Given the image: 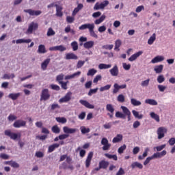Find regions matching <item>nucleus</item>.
I'll return each instance as SVG.
<instances>
[{
	"instance_id": "obj_34",
	"label": "nucleus",
	"mask_w": 175,
	"mask_h": 175,
	"mask_svg": "<svg viewBox=\"0 0 175 175\" xmlns=\"http://www.w3.org/2000/svg\"><path fill=\"white\" fill-rule=\"evenodd\" d=\"M108 166H109V162L108 161L103 160V161L99 162V167L101 169H107Z\"/></svg>"
},
{
	"instance_id": "obj_23",
	"label": "nucleus",
	"mask_w": 175,
	"mask_h": 175,
	"mask_svg": "<svg viewBox=\"0 0 175 175\" xmlns=\"http://www.w3.org/2000/svg\"><path fill=\"white\" fill-rule=\"evenodd\" d=\"M50 61H51V58H47L41 64V69L42 70H46L47 69V66H49V64H50Z\"/></svg>"
},
{
	"instance_id": "obj_50",
	"label": "nucleus",
	"mask_w": 175,
	"mask_h": 175,
	"mask_svg": "<svg viewBox=\"0 0 175 175\" xmlns=\"http://www.w3.org/2000/svg\"><path fill=\"white\" fill-rule=\"evenodd\" d=\"M106 110L109 111V113H114V107L111 104H107Z\"/></svg>"
},
{
	"instance_id": "obj_42",
	"label": "nucleus",
	"mask_w": 175,
	"mask_h": 175,
	"mask_svg": "<svg viewBox=\"0 0 175 175\" xmlns=\"http://www.w3.org/2000/svg\"><path fill=\"white\" fill-rule=\"evenodd\" d=\"M150 116L151 118H152L153 120H155L157 122H159L160 119H159V116L158 114L155 113L154 112H150Z\"/></svg>"
},
{
	"instance_id": "obj_35",
	"label": "nucleus",
	"mask_w": 175,
	"mask_h": 175,
	"mask_svg": "<svg viewBox=\"0 0 175 175\" xmlns=\"http://www.w3.org/2000/svg\"><path fill=\"white\" fill-rule=\"evenodd\" d=\"M59 147V144H53L49 146L48 152H53L55 148H58Z\"/></svg>"
},
{
	"instance_id": "obj_26",
	"label": "nucleus",
	"mask_w": 175,
	"mask_h": 175,
	"mask_svg": "<svg viewBox=\"0 0 175 175\" xmlns=\"http://www.w3.org/2000/svg\"><path fill=\"white\" fill-rule=\"evenodd\" d=\"M32 42V40L31 39H25V38H21L16 40V44H21L23 43H31Z\"/></svg>"
},
{
	"instance_id": "obj_48",
	"label": "nucleus",
	"mask_w": 175,
	"mask_h": 175,
	"mask_svg": "<svg viewBox=\"0 0 175 175\" xmlns=\"http://www.w3.org/2000/svg\"><path fill=\"white\" fill-rule=\"evenodd\" d=\"M80 129L83 135H85V133H90V128H85L84 126H81Z\"/></svg>"
},
{
	"instance_id": "obj_55",
	"label": "nucleus",
	"mask_w": 175,
	"mask_h": 175,
	"mask_svg": "<svg viewBox=\"0 0 175 175\" xmlns=\"http://www.w3.org/2000/svg\"><path fill=\"white\" fill-rule=\"evenodd\" d=\"M165 147H166V145L163 144V145H161V146H159L154 147L153 149H154V151L156 150L158 152H159V151H162V150H163V148H165Z\"/></svg>"
},
{
	"instance_id": "obj_53",
	"label": "nucleus",
	"mask_w": 175,
	"mask_h": 175,
	"mask_svg": "<svg viewBox=\"0 0 175 175\" xmlns=\"http://www.w3.org/2000/svg\"><path fill=\"white\" fill-rule=\"evenodd\" d=\"M9 165L10 166H12V167H14L15 169H17L18 167H20V164H18L17 162L16 161H10L9 162Z\"/></svg>"
},
{
	"instance_id": "obj_21",
	"label": "nucleus",
	"mask_w": 175,
	"mask_h": 175,
	"mask_svg": "<svg viewBox=\"0 0 175 175\" xmlns=\"http://www.w3.org/2000/svg\"><path fill=\"white\" fill-rule=\"evenodd\" d=\"M94 44H95V42L92 40L86 41V42L83 43V47L84 49H87L88 50H90V49H92L94 47Z\"/></svg>"
},
{
	"instance_id": "obj_62",
	"label": "nucleus",
	"mask_w": 175,
	"mask_h": 175,
	"mask_svg": "<svg viewBox=\"0 0 175 175\" xmlns=\"http://www.w3.org/2000/svg\"><path fill=\"white\" fill-rule=\"evenodd\" d=\"M149 84H150V79L142 81L141 82L142 87H148Z\"/></svg>"
},
{
	"instance_id": "obj_9",
	"label": "nucleus",
	"mask_w": 175,
	"mask_h": 175,
	"mask_svg": "<svg viewBox=\"0 0 175 175\" xmlns=\"http://www.w3.org/2000/svg\"><path fill=\"white\" fill-rule=\"evenodd\" d=\"M63 132L64 133H66V135H73L77 132V129H73L65 126L63 127Z\"/></svg>"
},
{
	"instance_id": "obj_2",
	"label": "nucleus",
	"mask_w": 175,
	"mask_h": 175,
	"mask_svg": "<svg viewBox=\"0 0 175 175\" xmlns=\"http://www.w3.org/2000/svg\"><path fill=\"white\" fill-rule=\"evenodd\" d=\"M5 136H9L12 140H17V139H21V133H12L10 130H5Z\"/></svg>"
},
{
	"instance_id": "obj_7",
	"label": "nucleus",
	"mask_w": 175,
	"mask_h": 175,
	"mask_svg": "<svg viewBox=\"0 0 175 175\" xmlns=\"http://www.w3.org/2000/svg\"><path fill=\"white\" fill-rule=\"evenodd\" d=\"M72 99V92H68L64 96L59 100V103H68Z\"/></svg>"
},
{
	"instance_id": "obj_30",
	"label": "nucleus",
	"mask_w": 175,
	"mask_h": 175,
	"mask_svg": "<svg viewBox=\"0 0 175 175\" xmlns=\"http://www.w3.org/2000/svg\"><path fill=\"white\" fill-rule=\"evenodd\" d=\"M79 57L73 53H68L66 55V59H77Z\"/></svg>"
},
{
	"instance_id": "obj_38",
	"label": "nucleus",
	"mask_w": 175,
	"mask_h": 175,
	"mask_svg": "<svg viewBox=\"0 0 175 175\" xmlns=\"http://www.w3.org/2000/svg\"><path fill=\"white\" fill-rule=\"evenodd\" d=\"M131 167L132 169H135V167H138V169H143V164L135 161L131 164Z\"/></svg>"
},
{
	"instance_id": "obj_31",
	"label": "nucleus",
	"mask_w": 175,
	"mask_h": 175,
	"mask_svg": "<svg viewBox=\"0 0 175 175\" xmlns=\"http://www.w3.org/2000/svg\"><path fill=\"white\" fill-rule=\"evenodd\" d=\"M120 109H122V113L124 116V118L126 117V116L131 114V111L129 110V109H128V107H126L125 106H121Z\"/></svg>"
},
{
	"instance_id": "obj_41",
	"label": "nucleus",
	"mask_w": 175,
	"mask_h": 175,
	"mask_svg": "<svg viewBox=\"0 0 175 175\" xmlns=\"http://www.w3.org/2000/svg\"><path fill=\"white\" fill-rule=\"evenodd\" d=\"M131 103L133 106H140L142 105V102L137 100L135 98H131Z\"/></svg>"
},
{
	"instance_id": "obj_6",
	"label": "nucleus",
	"mask_w": 175,
	"mask_h": 175,
	"mask_svg": "<svg viewBox=\"0 0 175 175\" xmlns=\"http://www.w3.org/2000/svg\"><path fill=\"white\" fill-rule=\"evenodd\" d=\"M101 144L103 146V151H107L110 150V148L111 147V144L109 143V139L106 137H103L101 139Z\"/></svg>"
},
{
	"instance_id": "obj_59",
	"label": "nucleus",
	"mask_w": 175,
	"mask_h": 175,
	"mask_svg": "<svg viewBox=\"0 0 175 175\" xmlns=\"http://www.w3.org/2000/svg\"><path fill=\"white\" fill-rule=\"evenodd\" d=\"M66 20L68 24H72L75 22V16H67Z\"/></svg>"
},
{
	"instance_id": "obj_45",
	"label": "nucleus",
	"mask_w": 175,
	"mask_h": 175,
	"mask_svg": "<svg viewBox=\"0 0 175 175\" xmlns=\"http://www.w3.org/2000/svg\"><path fill=\"white\" fill-rule=\"evenodd\" d=\"M157 83H159V84H162V83H164L165 79V76L163 75H159L157 77Z\"/></svg>"
},
{
	"instance_id": "obj_15",
	"label": "nucleus",
	"mask_w": 175,
	"mask_h": 175,
	"mask_svg": "<svg viewBox=\"0 0 175 175\" xmlns=\"http://www.w3.org/2000/svg\"><path fill=\"white\" fill-rule=\"evenodd\" d=\"M166 154H167V152H166V150H163L161 152H157L156 153H154L152 155V158L153 159H159V158H162L163 157H165V155H166Z\"/></svg>"
},
{
	"instance_id": "obj_1",
	"label": "nucleus",
	"mask_w": 175,
	"mask_h": 175,
	"mask_svg": "<svg viewBox=\"0 0 175 175\" xmlns=\"http://www.w3.org/2000/svg\"><path fill=\"white\" fill-rule=\"evenodd\" d=\"M79 29L80 31H84L85 29H88L89 33L92 38H94V39H98V34L95 33V24L94 23H85L81 25Z\"/></svg>"
},
{
	"instance_id": "obj_13",
	"label": "nucleus",
	"mask_w": 175,
	"mask_h": 175,
	"mask_svg": "<svg viewBox=\"0 0 175 175\" xmlns=\"http://www.w3.org/2000/svg\"><path fill=\"white\" fill-rule=\"evenodd\" d=\"M25 13H29L30 16H40L42 14V11L40 10H33L31 9L24 10Z\"/></svg>"
},
{
	"instance_id": "obj_11",
	"label": "nucleus",
	"mask_w": 175,
	"mask_h": 175,
	"mask_svg": "<svg viewBox=\"0 0 175 175\" xmlns=\"http://www.w3.org/2000/svg\"><path fill=\"white\" fill-rule=\"evenodd\" d=\"M50 51H66V47L64 45H58L49 48Z\"/></svg>"
},
{
	"instance_id": "obj_24",
	"label": "nucleus",
	"mask_w": 175,
	"mask_h": 175,
	"mask_svg": "<svg viewBox=\"0 0 175 175\" xmlns=\"http://www.w3.org/2000/svg\"><path fill=\"white\" fill-rule=\"evenodd\" d=\"M146 105H150V106H158V102L152 98H148L145 100Z\"/></svg>"
},
{
	"instance_id": "obj_4",
	"label": "nucleus",
	"mask_w": 175,
	"mask_h": 175,
	"mask_svg": "<svg viewBox=\"0 0 175 175\" xmlns=\"http://www.w3.org/2000/svg\"><path fill=\"white\" fill-rule=\"evenodd\" d=\"M157 139H159V140H161V139H163V137H165V135L167 133V129H166V127L165 126L159 127L157 129Z\"/></svg>"
},
{
	"instance_id": "obj_17",
	"label": "nucleus",
	"mask_w": 175,
	"mask_h": 175,
	"mask_svg": "<svg viewBox=\"0 0 175 175\" xmlns=\"http://www.w3.org/2000/svg\"><path fill=\"white\" fill-rule=\"evenodd\" d=\"M79 103L83 106H85L87 109H95V105L90 104L85 100H80Z\"/></svg>"
},
{
	"instance_id": "obj_64",
	"label": "nucleus",
	"mask_w": 175,
	"mask_h": 175,
	"mask_svg": "<svg viewBox=\"0 0 175 175\" xmlns=\"http://www.w3.org/2000/svg\"><path fill=\"white\" fill-rule=\"evenodd\" d=\"M125 174V170L122 167H120L119 170L118 171V173H116V175H124Z\"/></svg>"
},
{
	"instance_id": "obj_28",
	"label": "nucleus",
	"mask_w": 175,
	"mask_h": 175,
	"mask_svg": "<svg viewBox=\"0 0 175 175\" xmlns=\"http://www.w3.org/2000/svg\"><path fill=\"white\" fill-rule=\"evenodd\" d=\"M122 44V42L121 40L118 39L115 41V47L114 50L116 51H120V47H121V45Z\"/></svg>"
},
{
	"instance_id": "obj_49",
	"label": "nucleus",
	"mask_w": 175,
	"mask_h": 175,
	"mask_svg": "<svg viewBox=\"0 0 175 175\" xmlns=\"http://www.w3.org/2000/svg\"><path fill=\"white\" fill-rule=\"evenodd\" d=\"M98 70H95V68H91L88 70L87 73V76H94L96 75Z\"/></svg>"
},
{
	"instance_id": "obj_14",
	"label": "nucleus",
	"mask_w": 175,
	"mask_h": 175,
	"mask_svg": "<svg viewBox=\"0 0 175 175\" xmlns=\"http://www.w3.org/2000/svg\"><path fill=\"white\" fill-rule=\"evenodd\" d=\"M109 72L111 74V76H113V77H117V76H118V73H120L118 66L116 64L114 65L113 67L109 70Z\"/></svg>"
},
{
	"instance_id": "obj_20",
	"label": "nucleus",
	"mask_w": 175,
	"mask_h": 175,
	"mask_svg": "<svg viewBox=\"0 0 175 175\" xmlns=\"http://www.w3.org/2000/svg\"><path fill=\"white\" fill-rule=\"evenodd\" d=\"M83 8H84V5H83V3H79L77 5V7L75 8L72 11V16H76L79 13V12L81 11V9H83Z\"/></svg>"
},
{
	"instance_id": "obj_22",
	"label": "nucleus",
	"mask_w": 175,
	"mask_h": 175,
	"mask_svg": "<svg viewBox=\"0 0 175 175\" xmlns=\"http://www.w3.org/2000/svg\"><path fill=\"white\" fill-rule=\"evenodd\" d=\"M81 75V72L78 71L77 72H75L74 74H72L70 75H67L65 77V80H70L72 79H76V77H79Z\"/></svg>"
},
{
	"instance_id": "obj_27",
	"label": "nucleus",
	"mask_w": 175,
	"mask_h": 175,
	"mask_svg": "<svg viewBox=\"0 0 175 175\" xmlns=\"http://www.w3.org/2000/svg\"><path fill=\"white\" fill-rule=\"evenodd\" d=\"M163 70V65L162 64L157 65L154 68V71L155 72V73H157V74L162 73Z\"/></svg>"
},
{
	"instance_id": "obj_54",
	"label": "nucleus",
	"mask_w": 175,
	"mask_h": 175,
	"mask_svg": "<svg viewBox=\"0 0 175 175\" xmlns=\"http://www.w3.org/2000/svg\"><path fill=\"white\" fill-rule=\"evenodd\" d=\"M110 88H111V85H106L100 88V92H103L104 91H109Z\"/></svg>"
},
{
	"instance_id": "obj_33",
	"label": "nucleus",
	"mask_w": 175,
	"mask_h": 175,
	"mask_svg": "<svg viewBox=\"0 0 175 175\" xmlns=\"http://www.w3.org/2000/svg\"><path fill=\"white\" fill-rule=\"evenodd\" d=\"M123 139L122 135L121 134H118L117 136L113 137L112 139V143H120Z\"/></svg>"
},
{
	"instance_id": "obj_16",
	"label": "nucleus",
	"mask_w": 175,
	"mask_h": 175,
	"mask_svg": "<svg viewBox=\"0 0 175 175\" xmlns=\"http://www.w3.org/2000/svg\"><path fill=\"white\" fill-rule=\"evenodd\" d=\"M142 54H143V51H139L134 53L133 55H132L129 58V61L130 62H133V61H136V59H137V58H139V57H140V55H142Z\"/></svg>"
},
{
	"instance_id": "obj_46",
	"label": "nucleus",
	"mask_w": 175,
	"mask_h": 175,
	"mask_svg": "<svg viewBox=\"0 0 175 175\" xmlns=\"http://www.w3.org/2000/svg\"><path fill=\"white\" fill-rule=\"evenodd\" d=\"M16 77V76L14 75V74H4V75L3 76V79L4 80H9L10 79H14Z\"/></svg>"
},
{
	"instance_id": "obj_3",
	"label": "nucleus",
	"mask_w": 175,
	"mask_h": 175,
	"mask_svg": "<svg viewBox=\"0 0 175 175\" xmlns=\"http://www.w3.org/2000/svg\"><path fill=\"white\" fill-rule=\"evenodd\" d=\"M39 28V25L37 23L31 22L26 31V35H31L33 33V31H36Z\"/></svg>"
},
{
	"instance_id": "obj_8",
	"label": "nucleus",
	"mask_w": 175,
	"mask_h": 175,
	"mask_svg": "<svg viewBox=\"0 0 175 175\" xmlns=\"http://www.w3.org/2000/svg\"><path fill=\"white\" fill-rule=\"evenodd\" d=\"M14 128H24L27 126V122L23 120H17L13 124Z\"/></svg>"
},
{
	"instance_id": "obj_63",
	"label": "nucleus",
	"mask_w": 175,
	"mask_h": 175,
	"mask_svg": "<svg viewBox=\"0 0 175 175\" xmlns=\"http://www.w3.org/2000/svg\"><path fill=\"white\" fill-rule=\"evenodd\" d=\"M113 47H114L113 44H106L103 45L102 46V49H103L104 50H113Z\"/></svg>"
},
{
	"instance_id": "obj_57",
	"label": "nucleus",
	"mask_w": 175,
	"mask_h": 175,
	"mask_svg": "<svg viewBox=\"0 0 175 175\" xmlns=\"http://www.w3.org/2000/svg\"><path fill=\"white\" fill-rule=\"evenodd\" d=\"M157 88L159 92H165V90H166V88H167V87L163 85H158Z\"/></svg>"
},
{
	"instance_id": "obj_60",
	"label": "nucleus",
	"mask_w": 175,
	"mask_h": 175,
	"mask_svg": "<svg viewBox=\"0 0 175 175\" xmlns=\"http://www.w3.org/2000/svg\"><path fill=\"white\" fill-rule=\"evenodd\" d=\"M118 91H120V85H118V83H114L113 94H117Z\"/></svg>"
},
{
	"instance_id": "obj_29",
	"label": "nucleus",
	"mask_w": 175,
	"mask_h": 175,
	"mask_svg": "<svg viewBox=\"0 0 175 175\" xmlns=\"http://www.w3.org/2000/svg\"><path fill=\"white\" fill-rule=\"evenodd\" d=\"M157 40V34L154 33L148 40V44H154V42Z\"/></svg>"
},
{
	"instance_id": "obj_25",
	"label": "nucleus",
	"mask_w": 175,
	"mask_h": 175,
	"mask_svg": "<svg viewBox=\"0 0 175 175\" xmlns=\"http://www.w3.org/2000/svg\"><path fill=\"white\" fill-rule=\"evenodd\" d=\"M148 152H150V148H146L143 154L138 156V160L143 161V159H144V158L148 155Z\"/></svg>"
},
{
	"instance_id": "obj_19",
	"label": "nucleus",
	"mask_w": 175,
	"mask_h": 175,
	"mask_svg": "<svg viewBox=\"0 0 175 175\" xmlns=\"http://www.w3.org/2000/svg\"><path fill=\"white\" fill-rule=\"evenodd\" d=\"M92 157H94V152H90L86 159L85 161V166L86 167H90V165H91V161L92 160Z\"/></svg>"
},
{
	"instance_id": "obj_47",
	"label": "nucleus",
	"mask_w": 175,
	"mask_h": 175,
	"mask_svg": "<svg viewBox=\"0 0 175 175\" xmlns=\"http://www.w3.org/2000/svg\"><path fill=\"white\" fill-rule=\"evenodd\" d=\"M8 120L10 122H13V121H16V120H17V116L13 114V113H10L8 117Z\"/></svg>"
},
{
	"instance_id": "obj_32",
	"label": "nucleus",
	"mask_w": 175,
	"mask_h": 175,
	"mask_svg": "<svg viewBox=\"0 0 175 175\" xmlns=\"http://www.w3.org/2000/svg\"><path fill=\"white\" fill-rule=\"evenodd\" d=\"M38 53H39V54H45V53H47V51L46 50V46L43 44H40L38 46Z\"/></svg>"
},
{
	"instance_id": "obj_40",
	"label": "nucleus",
	"mask_w": 175,
	"mask_h": 175,
	"mask_svg": "<svg viewBox=\"0 0 175 175\" xmlns=\"http://www.w3.org/2000/svg\"><path fill=\"white\" fill-rule=\"evenodd\" d=\"M133 115L135 118H137L138 120H142L144 116L143 114H139V111L136 110H133L132 111Z\"/></svg>"
},
{
	"instance_id": "obj_5",
	"label": "nucleus",
	"mask_w": 175,
	"mask_h": 175,
	"mask_svg": "<svg viewBox=\"0 0 175 175\" xmlns=\"http://www.w3.org/2000/svg\"><path fill=\"white\" fill-rule=\"evenodd\" d=\"M108 5L109 1L107 0H105L100 3H99V2H97L94 6V10H103Z\"/></svg>"
},
{
	"instance_id": "obj_44",
	"label": "nucleus",
	"mask_w": 175,
	"mask_h": 175,
	"mask_svg": "<svg viewBox=\"0 0 175 175\" xmlns=\"http://www.w3.org/2000/svg\"><path fill=\"white\" fill-rule=\"evenodd\" d=\"M57 122H59L60 124H66L67 120L64 117H57L55 118Z\"/></svg>"
},
{
	"instance_id": "obj_12",
	"label": "nucleus",
	"mask_w": 175,
	"mask_h": 175,
	"mask_svg": "<svg viewBox=\"0 0 175 175\" xmlns=\"http://www.w3.org/2000/svg\"><path fill=\"white\" fill-rule=\"evenodd\" d=\"M165 61V56L163 55H157L154 57L151 61V64H159V62H163Z\"/></svg>"
},
{
	"instance_id": "obj_58",
	"label": "nucleus",
	"mask_w": 175,
	"mask_h": 175,
	"mask_svg": "<svg viewBox=\"0 0 175 175\" xmlns=\"http://www.w3.org/2000/svg\"><path fill=\"white\" fill-rule=\"evenodd\" d=\"M125 150H126V145L124 144L118 148V154H124V151H125Z\"/></svg>"
},
{
	"instance_id": "obj_43",
	"label": "nucleus",
	"mask_w": 175,
	"mask_h": 175,
	"mask_svg": "<svg viewBox=\"0 0 175 175\" xmlns=\"http://www.w3.org/2000/svg\"><path fill=\"white\" fill-rule=\"evenodd\" d=\"M105 157H106L107 158H109V159H113V161L118 160V157L116 156V154H110L108 153H105Z\"/></svg>"
},
{
	"instance_id": "obj_56",
	"label": "nucleus",
	"mask_w": 175,
	"mask_h": 175,
	"mask_svg": "<svg viewBox=\"0 0 175 175\" xmlns=\"http://www.w3.org/2000/svg\"><path fill=\"white\" fill-rule=\"evenodd\" d=\"M118 102H120L121 103H124L125 102V96L123 94H119L117 97Z\"/></svg>"
},
{
	"instance_id": "obj_18",
	"label": "nucleus",
	"mask_w": 175,
	"mask_h": 175,
	"mask_svg": "<svg viewBox=\"0 0 175 175\" xmlns=\"http://www.w3.org/2000/svg\"><path fill=\"white\" fill-rule=\"evenodd\" d=\"M55 7L56 8L57 17H62V16H64V13L62 12V7L61 5H58V4H55Z\"/></svg>"
},
{
	"instance_id": "obj_37",
	"label": "nucleus",
	"mask_w": 175,
	"mask_h": 175,
	"mask_svg": "<svg viewBox=\"0 0 175 175\" xmlns=\"http://www.w3.org/2000/svg\"><path fill=\"white\" fill-rule=\"evenodd\" d=\"M106 18V15H102L100 18L96 19L94 21V24H96V25H99V24H101V23H103V21H105Z\"/></svg>"
},
{
	"instance_id": "obj_10",
	"label": "nucleus",
	"mask_w": 175,
	"mask_h": 175,
	"mask_svg": "<svg viewBox=\"0 0 175 175\" xmlns=\"http://www.w3.org/2000/svg\"><path fill=\"white\" fill-rule=\"evenodd\" d=\"M48 99H50L49 89H44L41 93L40 100H48Z\"/></svg>"
},
{
	"instance_id": "obj_52",
	"label": "nucleus",
	"mask_w": 175,
	"mask_h": 175,
	"mask_svg": "<svg viewBox=\"0 0 175 175\" xmlns=\"http://www.w3.org/2000/svg\"><path fill=\"white\" fill-rule=\"evenodd\" d=\"M51 131L53 133H59L61 129H59L57 125H55L52 126Z\"/></svg>"
},
{
	"instance_id": "obj_61",
	"label": "nucleus",
	"mask_w": 175,
	"mask_h": 175,
	"mask_svg": "<svg viewBox=\"0 0 175 175\" xmlns=\"http://www.w3.org/2000/svg\"><path fill=\"white\" fill-rule=\"evenodd\" d=\"M46 35H47V36H54V35H55V31H54V30H53V28L50 27L48 29Z\"/></svg>"
},
{
	"instance_id": "obj_39",
	"label": "nucleus",
	"mask_w": 175,
	"mask_h": 175,
	"mask_svg": "<svg viewBox=\"0 0 175 175\" xmlns=\"http://www.w3.org/2000/svg\"><path fill=\"white\" fill-rule=\"evenodd\" d=\"M110 68H111V64H100L98 65V69L100 70L110 69Z\"/></svg>"
},
{
	"instance_id": "obj_36",
	"label": "nucleus",
	"mask_w": 175,
	"mask_h": 175,
	"mask_svg": "<svg viewBox=\"0 0 175 175\" xmlns=\"http://www.w3.org/2000/svg\"><path fill=\"white\" fill-rule=\"evenodd\" d=\"M20 93H11L8 95V98L12 99V100H16L18 98V96H20Z\"/></svg>"
},
{
	"instance_id": "obj_51",
	"label": "nucleus",
	"mask_w": 175,
	"mask_h": 175,
	"mask_svg": "<svg viewBox=\"0 0 175 175\" xmlns=\"http://www.w3.org/2000/svg\"><path fill=\"white\" fill-rule=\"evenodd\" d=\"M71 46L72 47L73 51H77L79 50V44L76 41H73L71 43Z\"/></svg>"
}]
</instances>
